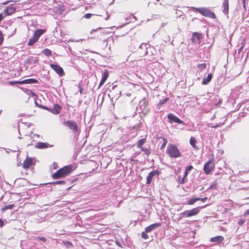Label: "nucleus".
<instances>
[{
  "label": "nucleus",
  "instance_id": "obj_1",
  "mask_svg": "<svg viewBox=\"0 0 249 249\" xmlns=\"http://www.w3.org/2000/svg\"><path fill=\"white\" fill-rule=\"evenodd\" d=\"M72 167L71 165L65 166L64 167L60 168L55 173L52 175L53 178L54 179L63 178L66 177L72 171Z\"/></svg>",
  "mask_w": 249,
  "mask_h": 249
},
{
  "label": "nucleus",
  "instance_id": "obj_2",
  "mask_svg": "<svg viewBox=\"0 0 249 249\" xmlns=\"http://www.w3.org/2000/svg\"><path fill=\"white\" fill-rule=\"evenodd\" d=\"M166 153L171 158H177L181 157V154L177 146L171 143L168 145Z\"/></svg>",
  "mask_w": 249,
  "mask_h": 249
},
{
  "label": "nucleus",
  "instance_id": "obj_3",
  "mask_svg": "<svg viewBox=\"0 0 249 249\" xmlns=\"http://www.w3.org/2000/svg\"><path fill=\"white\" fill-rule=\"evenodd\" d=\"M192 8L196 10L202 15L206 17H209L213 19H215L216 18V16L214 13L213 12L211 11L208 8L205 7H192Z\"/></svg>",
  "mask_w": 249,
  "mask_h": 249
},
{
  "label": "nucleus",
  "instance_id": "obj_4",
  "mask_svg": "<svg viewBox=\"0 0 249 249\" xmlns=\"http://www.w3.org/2000/svg\"><path fill=\"white\" fill-rule=\"evenodd\" d=\"M46 30L43 29H38L36 30L33 35V36L29 39L28 45L32 46L34 43L37 42L40 36L45 32Z\"/></svg>",
  "mask_w": 249,
  "mask_h": 249
},
{
  "label": "nucleus",
  "instance_id": "obj_5",
  "mask_svg": "<svg viewBox=\"0 0 249 249\" xmlns=\"http://www.w3.org/2000/svg\"><path fill=\"white\" fill-rule=\"evenodd\" d=\"M63 124L64 126L68 127L70 130H72L73 134H77L79 133L78 127L76 122L69 120L63 122Z\"/></svg>",
  "mask_w": 249,
  "mask_h": 249
},
{
  "label": "nucleus",
  "instance_id": "obj_6",
  "mask_svg": "<svg viewBox=\"0 0 249 249\" xmlns=\"http://www.w3.org/2000/svg\"><path fill=\"white\" fill-rule=\"evenodd\" d=\"M205 206H206L202 207H197L191 210H186L181 213L180 214L182 215L183 217H188L194 215H196L199 213V212H200V209L201 208H203Z\"/></svg>",
  "mask_w": 249,
  "mask_h": 249
},
{
  "label": "nucleus",
  "instance_id": "obj_7",
  "mask_svg": "<svg viewBox=\"0 0 249 249\" xmlns=\"http://www.w3.org/2000/svg\"><path fill=\"white\" fill-rule=\"evenodd\" d=\"M214 168V165L211 160L207 162L204 166V171L207 175L209 174Z\"/></svg>",
  "mask_w": 249,
  "mask_h": 249
},
{
  "label": "nucleus",
  "instance_id": "obj_8",
  "mask_svg": "<svg viewBox=\"0 0 249 249\" xmlns=\"http://www.w3.org/2000/svg\"><path fill=\"white\" fill-rule=\"evenodd\" d=\"M50 67L53 69L59 76H62L64 75V71L62 67L58 65L52 64Z\"/></svg>",
  "mask_w": 249,
  "mask_h": 249
},
{
  "label": "nucleus",
  "instance_id": "obj_9",
  "mask_svg": "<svg viewBox=\"0 0 249 249\" xmlns=\"http://www.w3.org/2000/svg\"><path fill=\"white\" fill-rule=\"evenodd\" d=\"M167 118L170 123L175 122L179 124H184L182 121L172 113H169L167 116Z\"/></svg>",
  "mask_w": 249,
  "mask_h": 249
},
{
  "label": "nucleus",
  "instance_id": "obj_10",
  "mask_svg": "<svg viewBox=\"0 0 249 249\" xmlns=\"http://www.w3.org/2000/svg\"><path fill=\"white\" fill-rule=\"evenodd\" d=\"M222 8H223L222 12L223 13L228 15L229 13V0H223Z\"/></svg>",
  "mask_w": 249,
  "mask_h": 249
},
{
  "label": "nucleus",
  "instance_id": "obj_11",
  "mask_svg": "<svg viewBox=\"0 0 249 249\" xmlns=\"http://www.w3.org/2000/svg\"><path fill=\"white\" fill-rule=\"evenodd\" d=\"M159 172L158 170H155L149 173L146 178V184H150L153 178L155 176V175H159Z\"/></svg>",
  "mask_w": 249,
  "mask_h": 249
},
{
  "label": "nucleus",
  "instance_id": "obj_12",
  "mask_svg": "<svg viewBox=\"0 0 249 249\" xmlns=\"http://www.w3.org/2000/svg\"><path fill=\"white\" fill-rule=\"evenodd\" d=\"M160 226H161L160 223H154V224H151V225H149V226L146 227L144 229V231L146 232H150L152 231L153 230H154V229L160 227Z\"/></svg>",
  "mask_w": 249,
  "mask_h": 249
},
{
  "label": "nucleus",
  "instance_id": "obj_13",
  "mask_svg": "<svg viewBox=\"0 0 249 249\" xmlns=\"http://www.w3.org/2000/svg\"><path fill=\"white\" fill-rule=\"evenodd\" d=\"M16 8L10 5L8 6L4 10V14L7 16H10L15 12Z\"/></svg>",
  "mask_w": 249,
  "mask_h": 249
},
{
  "label": "nucleus",
  "instance_id": "obj_14",
  "mask_svg": "<svg viewBox=\"0 0 249 249\" xmlns=\"http://www.w3.org/2000/svg\"><path fill=\"white\" fill-rule=\"evenodd\" d=\"M33 160L31 158L27 157L23 162V167L24 168H28L31 165H32Z\"/></svg>",
  "mask_w": 249,
  "mask_h": 249
},
{
  "label": "nucleus",
  "instance_id": "obj_15",
  "mask_svg": "<svg viewBox=\"0 0 249 249\" xmlns=\"http://www.w3.org/2000/svg\"><path fill=\"white\" fill-rule=\"evenodd\" d=\"M21 83L22 84H37L38 83V81L36 79L31 78L22 80Z\"/></svg>",
  "mask_w": 249,
  "mask_h": 249
},
{
  "label": "nucleus",
  "instance_id": "obj_16",
  "mask_svg": "<svg viewBox=\"0 0 249 249\" xmlns=\"http://www.w3.org/2000/svg\"><path fill=\"white\" fill-rule=\"evenodd\" d=\"M213 78V74L212 73H209L207 75V77H205L203 78V81L202 82V84L203 85H206L209 84V83L212 80Z\"/></svg>",
  "mask_w": 249,
  "mask_h": 249
},
{
  "label": "nucleus",
  "instance_id": "obj_17",
  "mask_svg": "<svg viewBox=\"0 0 249 249\" xmlns=\"http://www.w3.org/2000/svg\"><path fill=\"white\" fill-rule=\"evenodd\" d=\"M224 240V237L222 236L219 235L214 237H212L210 239V241L213 242H216L218 243H221Z\"/></svg>",
  "mask_w": 249,
  "mask_h": 249
},
{
  "label": "nucleus",
  "instance_id": "obj_18",
  "mask_svg": "<svg viewBox=\"0 0 249 249\" xmlns=\"http://www.w3.org/2000/svg\"><path fill=\"white\" fill-rule=\"evenodd\" d=\"M199 199H200L199 197L192 198H191L188 201L183 203V204H184V205H193L196 202L199 201Z\"/></svg>",
  "mask_w": 249,
  "mask_h": 249
},
{
  "label": "nucleus",
  "instance_id": "obj_19",
  "mask_svg": "<svg viewBox=\"0 0 249 249\" xmlns=\"http://www.w3.org/2000/svg\"><path fill=\"white\" fill-rule=\"evenodd\" d=\"M48 144L42 142H38L36 143V147L39 149L46 148L48 147Z\"/></svg>",
  "mask_w": 249,
  "mask_h": 249
},
{
  "label": "nucleus",
  "instance_id": "obj_20",
  "mask_svg": "<svg viewBox=\"0 0 249 249\" xmlns=\"http://www.w3.org/2000/svg\"><path fill=\"white\" fill-rule=\"evenodd\" d=\"M61 109V107L60 106L57 104H55L53 105V114H58L59 113Z\"/></svg>",
  "mask_w": 249,
  "mask_h": 249
},
{
  "label": "nucleus",
  "instance_id": "obj_21",
  "mask_svg": "<svg viewBox=\"0 0 249 249\" xmlns=\"http://www.w3.org/2000/svg\"><path fill=\"white\" fill-rule=\"evenodd\" d=\"M196 142V141L195 137H191L190 140V143L195 149H198V148L196 145L195 143Z\"/></svg>",
  "mask_w": 249,
  "mask_h": 249
},
{
  "label": "nucleus",
  "instance_id": "obj_22",
  "mask_svg": "<svg viewBox=\"0 0 249 249\" xmlns=\"http://www.w3.org/2000/svg\"><path fill=\"white\" fill-rule=\"evenodd\" d=\"M109 76V71L107 70H105L102 74V79L106 81Z\"/></svg>",
  "mask_w": 249,
  "mask_h": 249
},
{
  "label": "nucleus",
  "instance_id": "obj_23",
  "mask_svg": "<svg viewBox=\"0 0 249 249\" xmlns=\"http://www.w3.org/2000/svg\"><path fill=\"white\" fill-rule=\"evenodd\" d=\"M145 142L146 139L144 138L140 140L138 142L137 147L139 148L142 147V145L145 143Z\"/></svg>",
  "mask_w": 249,
  "mask_h": 249
},
{
  "label": "nucleus",
  "instance_id": "obj_24",
  "mask_svg": "<svg viewBox=\"0 0 249 249\" xmlns=\"http://www.w3.org/2000/svg\"><path fill=\"white\" fill-rule=\"evenodd\" d=\"M42 53L47 56L52 55V51L48 49H45L43 50Z\"/></svg>",
  "mask_w": 249,
  "mask_h": 249
},
{
  "label": "nucleus",
  "instance_id": "obj_25",
  "mask_svg": "<svg viewBox=\"0 0 249 249\" xmlns=\"http://www.w3.org/2000/svg\"><path fill=\"white\" fill-rule=\"evenodd\" d=\"M146 99H143L142 101L140 102V107H141L142 109H144L146 106Z\"/></svg>",
  "mask_w": 249,
  "mask_h": 249
},
{
  "label": "nucleus",
  "instance_id": "obj_26",
  "mask_svg": "<svg viewBox=\"0 0 249 249\" xmlns=\"http://www.w3.org/2000/svg\"><path fill=\"white\" fill-rule=\"evenodd\" d=\"M142 151L144 152L145 154L146 155L147 157L149 156V155L150 154V151L149 150L148 148L146 147H142L141 148Z\"/></svg>",
  "mask_w": 249,
  "mask_h": 249
},
{
  "label": "nucleus",
  "instance_id": "obj_27",
  "mask_svg": "<svg viewBox=\"0 0 249 249\" xmlns=\"http://www.w3.org/2000/svg\"><path fill=\"white\" fill-rule=\"evenodd\" d=\"M14 204H9L7 205H5L3 207H2L1 210L2 211H5V210H8V209H12L14 207Z\"/></svg>",
  "mask_w": 249,
  "mask_h": 249
},
{
  "label": "nucleus",
  "instance_id": "obj_28",
  "mask_svg": "<svg viewBox=\"0 0 249 249\" xmlns=\"http://www.w3.org/2000/svg\"><path fill=\"white\" fill-rule=\"evenodd\" d=\"M197 68L200 71H202L206 69V64L205 63L200 64L198 65Z\"/></svg>",
  "mask_w": 249,
  "mask_h": 249
},
{
  "label": "nucleus",
  "instance_id": "obj_29",
  "mask_svg": "<svg viewBox=\"0 0 249 249\" xmlns=\"http://www.w3.org/2000/svg\"><path fill=\"white\" fill-rule=\"evenodd\" d=\"M49 184H53V185H56V184H65V181L63 180H60V181H56L54 182H52L50 183Z\"/></svg>",
  "mask_w": 249,
  "mask_h": 249
},
{
  "label": "nucleus",
  "instance_id": "obj_30",
  "mask_svg": "<svg viewBox=\"0 0 249 249\" xmlns=\"http://www.w3.org/2000/svg\"><path fill=\"white\" fill-rule=\"evenodd\" d=\"M168 100H169L168 98H166L164 99L163 100H160V103L158 104V106H160V107L163 104L165 103Z\"/></svg>",
  "mask_w": 249,
  "mask_h": 249
},
{
  "label": "nucleus",
  "instance_id": "obj_31",
  "mask_svg": "<svg viewBox=\"0 0 249 249\" xmlns=\"http://www.w3.org/2000/svg\"><path fill=\"white\" fill-rule=\"evenodd\" d=\"M9 84L10 85H15V84H20L22 85L21 81H9L8 82Z\"/></svg>",
  "mask_w": 249,
  "mask_h": 249
},
{
  "label": "nucleus",
  "instance_id": "obj_32",
  "mask_svg": "<svg viewBox=\"0 0 249 249\" xmlns=\"http://www.w3.org/2000/svg\"><path fill=\"white\" fill-rule=\"evenodd\" d=\"M35 239H36V241H39L40 240L42 242H45L46 241V239L45 237L38 236V237H35Z\"/></svg>",
  "mask_w": 249,
  "mask_h": 249
},
{
  "label": "nucleus",
  "instance_id": "obj_33",
  "mask_svg": "<svg viewBox=\"0 0 249 249\" xmlns=\"http://www.w3.org/2000/svg\"><path fill=\"white\" fill-rule=\"evenodd\" d=\"M141 236H142V238L144 239H147L148 238V235L146 234V232H145V231H142L141 233Z\"/></svg>",
  "mask_w": 249,
  "mask_h": 249
},
{
  "label": "nucleus",
  "instance_id": "obj_34",
  "mask_svg": "<svg viewBox=\"0 0 249 249\" xmlns=\"http://www.w3.org/2000/svg\"><path fill=\"white\" fill-rule=\"evenodd\" d=\"M162 140H163V143L160 146V149H163L165 147V146L167 142V140L166 139L163 138Z\"/></svg>",
  "mask_w": 249,
  "mask_h": 249
},
{
  "label": "nucleus",
  "instance_id": "obj_35",
  "mask_svg": "<svg viewBox=\"0 0 249 249\" xmlns=\"http://www.w3.org/2000/svg\"><path fill=\"white\" fill-rule=\"evenodd\" d=\"M193 36L194 37H196V38H197L198 40H199L200 39V37H201V35L199 34H198L197 33H194L193 34Z\"/></svg>",
  "mask_w": 249,
  "mask_h": 249
},
{
  "label": "nucleus",
  "instance_id": "obj_36",
  "mask_svg": "<svg viewBox=\"0 0 249 249\" xmlns=\"http://www.w3.org/2000/svg\"><path fill=\"white\" fill-rule=\"evenodd\" d=\"M187 181V179L186 178L183 177V178L180 181V183L181 184H184V183H186Z\"/></svg>",
  "mask_w": 249,
  "mask_h": 249
},
{
  "label": "nucleus",
  "instance_id": "obj_37",
  "mask_svg": "<svg viewBox=\"0 0 249 249\" xmlns=\"http://www.w3.org/2000/svg\"><path fill=\"white\" fill-rule=\"evenodd\" d=\"M187 181V179L186 178L183 177V178L180 181V183L181 184H184V183H186Z\"/></svg>",
  "mask_w": 249,
  "mask_h": 249
},
{
  "label": "nucleus",
  "instance_id": "obj_38",
  "mask_svg": "<svg viewBox=\"0 0 249 249\" xmlns=\"http://www.w3.org/2000/svg\"><path fill=\"white\" fill-rule=\"evenodd\" d=\"M92 16V14L90 13H88L85 15L84 17L85 18L89 19L91 18V17Z\"/></svg>",
  "mask_w": 249,
  "mask_h": 249
},
{
  "label": "nucleus",
  "instance_id": "obj_39",
  "mask_svg": "<svg viewBox=\"0 0 249 249\" xmlns=\"http://www.w3.org/2000/svg\"><path fill=\"white\" fill-rule=\"evenodd\" d=\"M245 222V220H244V219H241L238 222V224L240 225V226H242L243 225L244 223Z\"/></svg>",
  "mask_w": 249,
  "mask_h": 249
},
{
  "label": "nucleus",
  "instance_id": "obj_40",
  "mask_svg": "<svg viewBox=\"0 0 249 249\" xmlns=\"http://www.w3.org/2000/svg\"><path fill=\"white\" fill-rule=\"evenodd\" d=\"M146 44H144V43H142L140 45V49H147L146 47Z\"/></svg>",
  "mask_w": 249,
  "mask_h": 249
},
{
  "label": "nucleus",
  "instance_id": "obj_41",
  "mask_svg": "<svg viewBox=\"0 0 249 249\" xmlns=\"http://www.w3.org/2000/svg\"><path fill=\"white\" fill-rule=\"evenodd\" d=\"M193 166H192V165H189V166H188L186 168V171L187 172H188L189 171H191V170L193 169Z\"/></svg>",
  "mask_w": 249,
  "mask_h": 249
},
{
  "label": "nucleus",
  "instance_id": "obj_42",
  "mask_svg": "<svg viewBox=\"0 0 249 249\" xmlns=\"http://www.w3.org/2000/svg\"><path fill=\"white\" fill-rule=\"evenodd\" d=\"M99 39L100 40L103 39V42L106 44V46L107 45V38L106 37H104V38L100 37Z\"/></svg>",
  "mask_w": 249,
  "mask_h": 249
},
{
  "label": "nucleus",
  "instance_id": "obj_43",
  "mask_svg": "<svg viewBox=\"0 0 249 249\" xmlns=\"http://www.w3.org/2000/svg\"><path fill=\"white\" fill-rule=\"evenodd\" d=\"M3 35L1 31L0 30V42H3Z\"/></svg>",
  "mask_w": 249,
  "mask_h": 249
},
{
  "label": "nucleus",
  "instance_id": "obj_44",
  "mask_svg": "<svg viewBox=\"0 0 249 249\" xmlns=\"http://www.w3.org/2000/svg\"><path fill=\"white\" fill-rule=\"evenodd\" d=\"M105 81L101 79V80L99 83L98 88H100L101 86H102L105 83Z\"/></svg>",
  "mask_w": 249,
  "mask_h": 249
},
{
  "label": "nucleus",
  "instance_id": "obj_45",
  "mask_svg": "<svg viewBox=\"0 0 249 249\" xmlns=\"http://www.w3.org/2000/svg\"><path fill=\"white\" fill-rule=\"evenodd\" d=\"M100 30H102V28H99L96 29H92L90 33H91V34H92L93 32H97V31H99Z\"/></svg>",
  "mask_w": 249,
  "mask_h": 249
},
{
  "label": "nucleus",
  "instance_id": "obj_46",
  "mask_svg": "<svg viewBox=\"0 0 249 249\" xmlns=\"http://www.w3.org/2000/svg\"><path fill=\"white\" fill-rule=\"evenodd\" d=\"M208 198L207 197H204V198H200V199L199 200L203 202H205L207 200Z\"/></svg>",
  "mask_w": 249,
  "mask_h": 249
},
{
  "label": "nucleus",
  "instance_id": "obj_47",
  "mask_svg": "<svg viewBox=\"0 0 249 249\" xmlns=\"http://www.w3.org/2000/svg\"><path fill=\"white\" fill-rule=\"evenodd\" d=\"M4 226V221L0 218V227H2Z\"/></svg>",
  "mask_w": 249,
  "mask_h": 249
},
{
  "label": "nucleus",
  "instance_id": "obj_48",
  "mask_svg": "<svg viewBox=\"0 0 249 249\" xmlns=\"http://www.w3.org/2000/svg\"><path fill=\"white\" fill-rule=\"evenodd\" d=\"M115 243H116V244H117L119 247H121V248H123V247L119 241H116Z\"/></svg>",
  "mask_w": 249,
  "mask_h": 249
},
{
  "label": "nucleus",
  "instance_id": "obj_49",
  "mask_svg": "<svg viewBox=\"0 0 249 249\" xmlns=\"http://www.w3.org/2000/svg\"><path fill=\"white\" fill-rule=\"evenodd\" d=\"M248 215H249V209L247 210L244 213L245 216H247Z\"/></svg>",
  "mask_w": 249,
  "mask_h": 249
},
{
  "label": "nucleus",
  "instance_id": "obj_50",
  "mask_svg": "<svg viewBox=\"0 0 249 249\" xmlns=\"http://www.w3.org/2000/svg\"><path fill=\"white\" fill-rule=\"evenodd\" d=\"M242 1H243V7H244L245 10H246V4H245L246 0H242Z\"/></svg>",
  "mask_w": 249,
  "mask_h": 249
},
{
  "label": "nucleus",
  "instance_id": "obj_51",
  "mask_svg": "<svg viewBox=\"0 0 249 249\" xmlns=\"http://www.w3.org/2000/svg\"><path fill=\"white\" fill-rule=\"evenodd\" d=\"M39 107L41 108H43V109H46L47 110L48 109V107H45L44 106H40Z\"/></svg>",
  "mask_w": 249,
  "mask_h": 249
},
{
  "label": "nucleus",
  "instance_id": "obj_52",
  "mask_svg": "<svg viewBox=\"0 0 249 249\" xmlns=\"http://www.w3.org/2000/svg\"><path fill=\"white\" fill-rule=\"evenodd\" d=\"M188 172H187V171L185 170V172H184V174L183 177H184V178H186V177H187V176H188Z\"/></svg>",
  "mask_w": 249,
  "mask_h": 249
},
{
  "label": "nucleus",
  "instance_id": "obj_53",
  "mask_svg": "<svg viewBox=\"0 0 249 249\" xmlns=\"http://www.w3.org/2000/svg\"><path fill=\"white\" fill-rule=\"evenodd\" d=\"M47 110H48L50 112H51L53 113V108H49V107H48Z\"/></svg>",
  "mask_w": 249,
  "mask_h": 249
},
{
  "label": "nucleus",
  "instance_id": "obj_54",
  "mask_svg": "<svg viewBox=\"0 0 249 249\" xmlns=\"http://www.w3.org/2000/svg\"><path fill=\"white\" fill-rule=\"evenodd\" d=\"M218 126H220V125L218 124V125H214V126H213L212 127L213 128H216V127H218Z\"/></svg>",
  "mask_w": 249,
  "mask_h": 249
},
{
  "label": "nucleus",
  "instance_id": "obj_55",
  "mask_svg": "<svg viewBox=\"0 0 249 249\" xmlns=\"http://www.w3.org/2000/svg\"><path fill=\"white\" fill-rule=\"evenodd\" d=\"M214 187V185H211L210 187L209 188V189H212Z\"/></svg>",
  "mask_w": 249,
  "mask_h": 249
},
{
  "label": "nucleus",
  "instance_id": "obj_56",
  "mask_svg": "<svg viewBox=\"0 0 249 249\" xmlns=\"http://www.w3.org/2000/svg\"><path fill=\"white\" fill-rule=\"evenodd\" d=\"M67 244H68V245H72L71 243L69 241H67Z\"/></svg>",
  "mask_w": 249,
  "mask_h": 249
},
{
  "label": "nucleus",
  "instance_id": "obj_57",
  "mask_svg": "<svg viewBox=\"0 0 249 249\" xmlns=\"http://www.w3.org/2000/svg\"><path fill=\"white\" fill-rule=\"evenodd\" d=\"M101 36H104L105 34V33L102 31L101 32Z\"/></svg>",
  "mask_w": 249,
  "mask_h": 249
},
{
  "label": "nucleus",
  "instance_id": "obj_58",
  "mask_svg": "<svg viewBox=\"0 0 249 249\" xmlns=\"http://www.w3.org/2000/svg\"><path fill=\"white\" fill-rule=\"evenodd\" d=\"M9 3V1H7L6 2H4L3 3V4H8Z\"/></svg>",
  "mask_w": 249,
  "mask_h": 249
},
{
  "label": "nucleus",
  "instance_id": "obj_59",
  "mask_svg": "<svg viewBox=\"0 0 249 249\" xmlns=\"http://www.w3.org/2000/svg\"><path fill=\"white\" fill-rule=\"evenodd\" d=\"M36 61H37V60H35V62H34V63H36Z\"/></svg>",
  "mask_w": 249,
  "mask_h": 249
},
{
  "label": "nucleus",
  "instance_id": "obj_60",
  "mask_svg": "<svg viewBox=\"0 0 249 249\" xmlns=\"http://www.w3.org/2000/svg\"><path fill=\"white\" fill-rule=\"evenodd\" d=\"M2 43V42H0V45Z\"/></svg>",
  "mask_w": 249,
  "mask_h": 249
}]
</instances>
